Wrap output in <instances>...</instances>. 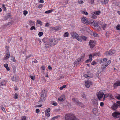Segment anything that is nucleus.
Instances as JSON below:
<instances>
[{
	"instance_id": "obj_1",
	"label": "nucleus",
	"mask_w": 120,
	"mask_h": 120,
	"mask_svg": "<svg viewBox=\"0 0 120 120\" xmlns=\"http://www.w3.org/2000/svg\"><path fill=\"white\" fill-rule=\"evenodd\" d=\"M65 119L66 120H75L76 117L73 114H68L65 115Z\"/></svg>"
},
{
	"instance_id": "obj_2",
	"label": "nucleus",
	"mask_w": 120,
	"mask_h": 120,
	"mask_svg": "<svg viewBox=\"0 0 120 120\" xmlns=\"http://www.w3.org/2000/svg\"><path fill=\"white\" fill-rule=\"evenodd\" d=\"M46 93L45 92H44L42 93L40 99L38 102V103H40L41 102H42L45 101L46 97Z\"/></svg>"
},
{
	"instance_id": "obj_3",
	"label": "nucleus",
	"mask_w": 120,
	"mask_h": 120,
	"mask_svg": "<svg viewBox=\"0 0 120 120\" xmlns=\"http://www.w3.org/2000/svg\"><path fill=\"white\" fill-rule=\"evenodd\" d=\"M104 91H105L104 90H102L100 91L97 94V96L99 100H101L102 99L104 95Z\"/></svg>"
},
{
	"instance_id": "obj_4",
	"label": "nucleus",
	"mask_w": 120,
	"mask_h": 120,
	"mask_svg": "<svg viewBox=\"0 0 120 120\" xmlns=\"http://www.w3.org/2000/svg\"><path fill=\"white\" fill-rule=\"evenodd\" d=\"M71 35L73 38H75L79 41H81L82 40L80 38H79L78 35L75 32H73L71 33Z\"/></svg>"
},
{
	"instance_id": "obj_5",
	"label": "nucleus",
	"mask_w": 120,
	"mask_h": 120,
	"mask_svg": "<svg viewBox=\"0 0 120 120\" xmlns=\"http://www.w3.org/2000/svg\"><path fill=\"white\" fill-rule=\"evenodd\" d=\"M49 42L52 46L56 45L57 42V41L56 39H52L50 40Z\"/></svg>"
},
{
	"instance_id": "obj_6",
	"label": "nucleus",
	"mask_w": 120,
	"mask_h": 120,
	"mask_svg": "<svg viewBox=\"0 0 120 120\" xmlns=\"http://www.w3.org/2000/svg\"><path fill=\"white\" fill-rule=\"evenodd\" d=\"M61 28V26H57L55 27H53L50 28V29L52 31L55 30V31H57L60 30Z\"/></svg>"
},
{
	"instance_id": "obj_7",
	"label": "nucleus",
	"mask_w": 120,
	"mask_h": 120,
	"mask_svg": "<svg viewBox=\"0 0 120 120\" xmlns=\"http://www.w3.org/2000/svg\"><path fill=\"white\" fill-rule=\"evenodd\" d=\"M113 116L115 117H120V112H115L112 114Z\"/></svg>"
},
{
	"instance_id": "obj_8",
	"label": "nucleus",
	"mask_w": 120,
	"mask_h": 120,
	"mask_svg": "<svg viewBox=\"0 0 120 120\" xmlns=\"http://www.w3.org/2000/svg\"><path fill=\"white\" fill-rule=\"evenodd\" d=\"M81 21L83 23L86 24H89L88 20L86 17H82L81 19Z\"/></svg>"
},
{
	"instance_id": "obj_9",
	"label": "nucleus",
	"mask_w": 120,
	"mask_h": 120,
	"mask_svg": "<svg viewBox=\"0 0 120 120\" xmlns=\"http://www.w3.org/2000/svg\"><path fill=\"white\" fill-rule=\"evenodd\" d=\"M95 44L94 41L92 40H90V41L89 44L90 48H93L95 46Z\"/></svg>"
},
{
	"instance_id": "obj_10",
	"label": "nucleus",
	"mask_w": 120,
	"mask_h": 120,
	"mask_svg": "<svg viewBox=\"0 0 120 120\" xmlns=\"http://www.w3.org/2000/svg\"><path fill=\"white\" fill-rule=\"evenodd\" d=\"M92 82L89 81H86L85 82V85L86 87L88 88L90 87V85H92Z\"/></svg>"
},
{
	"instance_id": "obj_11",
	"label": "nucleus",
	"mask_w": 120,
	"mask_h": 120,
	"mask_svg": "<svg viewBox=\"0 0 120 120\" xmlns=\"http://www.w3.org/2000/svg\"><path fill=\"white\" fill-rule=\"evenodd\" d=\"M115 52V51L114 50L110 51L105 53V54L106 55H111L114 54Z\"/></svg>"
},
{
	"instance_id": "obj_12",
	"label": "nucleus",
	"mask_w": 120,
	"mask_h": 120,
	"mask_svg": "<svg viewBox=\"0 0 120 120\" xmlns=\"http://www.w3.org/2000/svg\"><path fill=\"white\" fill-rule=\"evenodd\" d=\"M120 86V81L119 80L116 82L113 85L115 89H116L118 86Z\"/></svg>"
},
{
	"instance_id": "obj_13",
	"label": "nucleus",
	"mask_w": 120,
	"mask_h": 120,
	"mask_svg": "<svg viewBox=\"0 0 120 120\" xmlns=\"http://www.w3.org/2000/svg\"><path fill=\"white\" fill-rule=\"evenodd\" d=\"M65 99V96L64 95H62L59 98L58 100L60 101H63Z\"/></svg>"
},
{
	"instance_id": "obj_14",
	"label": "nucleus",
	"mask_w": 120,
	"mask_h": 120,
	"mask_svg": "<svg viewBox=\"0 0 120 120\" xmlns=\"http://www.w3.org/2000/svg\"><path fill=\"white\" fill-rule=\"evenodd\" d=\"M89 56V59L86 60L85 62L86 63H88L89 62H90L92 60V55L91 54H90Z\"/></svg>"
},
{
	"instance_id": "obj_15",
	"label": "nucleus",
	"mask_w": 120,
	"mask_h": 120,
	"mask_svg": "<svg viewBox=\"0 0 120 120\" xmlns=\"http://www.w3.org/2000/svg\"><path fill=\"white\" fill-rule=\"evenodd\" d=\"M80 60L79 59H76L75 62H74V64L75 65H78L80 62Z\"/></svg>"
},
{
	"instance_id": "obj_16",
	"label": "nucleus",
	"mask_w": 120,
	"mask_h": 120,
	"mask_svg": "<svg viewBox=\"0 0 120 120\" xmlns=\"http://www.w3.org/2000/svg\"><path fill=\"white\" fill-rule=\"evenodd\" d=\"M118 105L117 104L114 103L112 107V109L114 110H115L118 108Z\"/></svg>"
},
{
	"instance_id": "obj_17",
	"label": "nucleus",
	"mask_w": 120,
	"mask_h": 120,
	"mask_svg": "<svg viewBox=\"0 0 120 120\" xmlns=\"http://www.w3.org/2000/svg\"><path fill=\"white\" fill-rule=\"evenodd\" d=\"M11 79L12 81H14L16 82H18V79L16 77H14V76H12L11 77Z\"/></svg>"
},
{
	"instance_id": "obj_18",
	"label": "nucleus",
	"mask_w": 120,
	"mask_h": 120,
	"mask_svg": "<svg viewBox=\"0 0 120 120\" xmlns=\"http://www.w3.org/2000/svg\"><path fill=\"white\" fill-rule=\"evenodd\" d=\"M93 112L94 114L97 115L98 113V110L97 108H94L93 109Z\"/></svg>"
},
{
	"instance_id": "obj_19",
	"label": "nucleus",
	"mask_w": 120,
	"mask_h": 120,
	"mask_svg": "<svg viewBox=\"0 0 120 120\" xmlns=\"http://www.w3.org/2000/svg\"><path fill=\"white\" fill-rule=\"evenodd\" d=\"M107 59L106 58H104L102 59L100 61V63H104L106 62L107 61Z\"/></svg>"
},
{
	"instance_id": "obj_20",
	"label": "nucleus",
	"mask_w": 120,
	"mask_h": 120,
	"mask_svg": "<svg viewBox=\"0 0 120 120\" xmlns=\"http://www.w3.org/2000/svg\"><path fill=\"white\" fill-rule=\"evenodd\" d=\"M72 100L73 102L77 105L78 104L79 102L77 99L74 98L72 99Z\"/></svg>"
},
{
	"instance_id": "obj_21",
	"label": "nucleus",
	"mask_w": 120,
	"mask_h": 120,
	"mask_svg": "<svg viewBox=\"0 0 120 120\" xmlns=\"http://www.w3.org/2000/svg\"><path fill=\"white\" fill-rule=\"evenodd\" d=\"M4 67L8 71H9L10 70V69L8 67V65L7 64H4Z\"/></svg>"
},
{
	"instance_id": "obj_22",
	"label": "nucleus",
	"mask_w": 120,
	"mask_h": 120,
	"mask_svg": "<svg viewBox=\"0 0 120 120\" xmlns=\"http://www.w3.org/2000/svg\"><path fill=\"white\" fill-rule=\"evenodd\" d=\"M98 103L97 101L95 100L93 101V104L94 106H96L98 105Z\"/></svg>"
},
{
	"instance_id": "obj_23",
	"label": "nucleus",
	"mask_w": 120,
	"mask_h": 120,
	"mask_svg": "<svg viewBox=\"0 0 120 120\" xmlns=\"http://www.w3.org/2000/svg\"><path fill=\"white\" fill-rule=\"evenodd\" d=\"M109 94H104L103 97V101L104 100H105V98H107L108 96H109Z\"/></svg>"
},
{
	"instance_id": "obj_24",
	"label": "nucleus",
	"mask_w": 120,
	"mask_h": 120,
	"mask_svg": "<svg viewBox=\"0 0 120 120\" xmlns=\"http://www.w3.org/2000/svg\"><path fill=\"white\" fill-rule=\"evenodd\" d=\"M52 45L51 44L50 42L48 44H45V46L47 48H49V47H51L52 46Z\"/></svg>"
},
{
	"instance_id": "obj_25",
	"label": "nucleus",
	"mask_w": 120,
	"mask_h": 120,
	"mask_svg": "<svg viewBox=\"0 0 120 120\" xmlns=\"http://www.w3.org/2000/svg\"><path fill=\"white\" fill-rule=\"evenodd\" d=\"M100 13V11H95L94 12V14L97 15H99Z\"/></svg>"
},
{
	"instance_id": "obj_26",
	"label": "nucleus",
	"mask_w": 120,
	"mask_h": 120,
	"mask_svg": "<svg viewBox=\"0 0 120 120\" xmlns=\"http://www.w3.org/2000/svg\"><path fill=\"white\" fill-rule=\"evenodd\" d=\"M69 33L68 32H66L64 33V37H67L68 36Z\"/></svg>"
},
{
	"instance_id": "obj_27",
	"label": "nucleus",
	"mask_w": 120,
	"mask_h": 120,
	"mask_svg": "<svg viewBox=\"0 0 120 120\" xmlns=\"http://www.w3.org/2000/svg\"><path fill=\"white\" fill-rule=\"evenodd\" d=\"M85 56V54H83L81 57H80L79 58L80 60V61L81 60H82L83 59Z\"/></svg>"
},
{
	"instance_id": "obj_28",
	"label": "nucleus",
	"mask_w": 120,
	"mask_h": 120,
	"mask_svg": "<svg viewBox=\"0 0 120 120\" xmlns=\"http://www.w3.org/2000/svg\"><path fill=\"white\" fill-rule=\"evenodd\" d=\"M10 15V14L9 13H8L7 14L6 16H5V20L7 19L9 17Z\"/></svg>"
},
{
	"instance_id": "obj_29",
	"label": "nucleus",
	"mask_w": 120,
	"mask_h": 120,
	"mask_svg": "<svg viewBox=\"0 0 120 120\" xmlns=\"http://www.w3.org/2000/svg\"><path fill=\"white\" fill-rule=\"evenodd\" d=\"M107 66V65H106L105 64H104L102 65L101 67V68L102 69H105Z\"/></svg>"
},
{
	"instance_id": "obj_30",
	"label": "nucleus",
	"mask_w": 120,
	"mask_h": 120,
	"mask_svg": "<svg viewBox=\"0 0 120 120\" xmlns=\"http://www.w3.org/2000/svg\"><path fill=\"white\" fill-rule=\"evenodd\" d=\"M100 54L99 53H95L93 54V56H100Z\"/></svg>"
},
{
	"instance_id": "obj_31",
	"label": "nucleus",
	"mask_w": 120,
	"mask_h": 120,
	"mask_svg": "<svg viewBox=\"0 0 120 120\" xmlns=\"http://www.w3.org/2000/svg\"><path fill=\"white\" fill-rule=\"evenodd\" d=\"M115 97L117 99L120 100V94H118L117 95H116Z\"/></svg>"
},
{
	"instance_id": "obj_32",
	"label": "nucleus",
	"mask_w": 120,
	"mask_h": 120,
	"mask_svg": "<svg viewBox=\"0 0 120 120\" xmlns=\"http://www.w3.org/2000/svg\"><path fill=\"white\" fill-rule=\"evenodd\" d=\"M47 39L46 38H44L42 40V41L44 43H46L47 41Z\"/></svg>"
},
{
	"instance_id": "obj_33",
	"label": "nucleus",
	"mask_w": 120,
	"mask_h": 120,
	"mask_svg": "<svg viewBox=\"0 0 120 120\" xmlns=\"http://www.w3.org/2000/svg\"><path fill=\"white\" fill-rule=\"evenodd\" d=\"M106 26L107 25L106 24H104L102 25V27L103 28V30H104L106 27Z\"/></svg>"
},
{
	"instance_id": "obj_34",
	"label": "nucleus",
	"mask_w": 120,
	"mask_h": 120,
	"mask_svg": "<svg viewBox=\"0 0 120 120\" xmlns=\"http://www.w3.org/2000/svg\"><path fill=\"white\" fill-rule=\"evenodd\" d=\"M111 62V60H109L108 61L106 62L105 63V64L107 66L108 65H109L110 63Z\"/></svg>"
},
{
	"instance_id": "obj_35",
	"label": "nucleus",
	"mask_w": 120,
	"mask_h": 120,
	"mask_svg": "<svg viewBox=\"0 0 120 120\" xmlns=\"http://www.w3.org/2000/svg\"><path fill=\"white\" fill-rule=\"evenodd\" d=\"M83 75L84 77L86 78H90V76H89L88 75L85 74H83Z\"/></svg>"
},
{
	"instance_id": "obj_36",
	"label": "nucleus",
	"mask_w": 120,
	"mask_h": 120,
	"mask_svg": "<svg viewBox=\"0 0 120 120\" xmlns=\"http://www.w3.org/2000/svg\"><path fill=\"white\" fill-rule=\"evenodd\" d=\"M93 35L95 37H98V35L97 34V33H95V32H94L93 33Z\"/></svg>"
},
{
	"instance_id": "obj_37",
	"label": "nucleus",
	"mask_w": 120,
	"mask_h": 120,
	"mask_svg": "<svg viewBox=\"0 0 120 120\" xmlns=\"http://www.w3.org/2000/svg\"><path fill=\"white\" fill-rule=\"evenodd\" d=\"M52 10H48L46 11L45 12V13L47 14H48L49 13H51V12H52Z\"/></svg>"
},
{
	"instance_id": "obj_38",
	"label": "nucleus",
	"mask_w": 120,
	"mask_h": 120,
	"mask_svg": "<svg viewBox=\"0 0 120 120\" xmlns=\"http://www.w3.org/2000/svg\"><path fill=\"white\" fill-rule=\"evenodd\" d=\"M37 22L38 24L40 25V26H41L42 25V22L40 21L39 20H38Z\"/></svg>"
},
{
	"instance_id": "obj_39",
	"label": "nucleus",
	"mask_w": 120,
	"mask_h": 120,
	"mask_svg": "<svg viewBox=\"0 0 120 120\" xmlns=\"http://www.w3.org/2000/svg\"><path fill=\"white\" fill-rule=\"evenodd\" d=\"M18 94L17 93H15L14 95V98L15 99H17L18 98Z\"/></svg>"
},
{
	"instance_id": "obj_40",
	"label": "nucleus",
	"mask_w": 120,
	"mask_h": 120,
	"mask_svg": "<svg viewBox=\"0 0 120 120\" xmlns=\"http://www.w3.org/2000/svg\"><path fill=\"white\" fill-rule=\"evenodd\" d=\"M81 38L84 40H86L87 39V38L85 36H81Z\"/></svg>"
},
{
	"instance_id": "obj_41",
	"label": "nucleus",
	"mask_w": 120,
	"mask_h": 120,
	"mask_svg": "<svg viewBox=\"0 0 120 120\" xmlns=\"http://www.w3.org/2000/svg\"><path fill=\"white\" fill-rule=\"evenodd\" d=\"M2 8L4 10L6 11V8L5 6V5L4 4H2Z\"/></svg>"
},
{
	"instance_id": "obj_42",
	"label": "nucleus",
	"mask_w": 120,
	"mask_h": 120,
	"mask_svg": "<svg viewBox=\"0 0 120 120\" xmlns=\"http://www.w3.org/2000/svg\"><path fill=\"white\" fill-rule=\"evenodd\" d=\"M43 33L42 32H40L38 34V35L40 37L42 36L43 35Z\"/></svg>"
},
{
	"instance_id": "obj_43",
	"label": "nucleus",
	"mask_w": 120,
	"mask_h": 120,
	"mask_svg": "<svg viewBox=\"0 0 120 120\" xmlns=\"http://www.w3.org/2000/svg\"><path fill=\"white\" fill-rule=\"evenodd\" d=\"M78 3L79 4H82L83 3V2L82 0H79L78 1Z\"/></svg>"
},
{
	"instance_id": "obj_44",
	"label": "nucleus",
	"mask_w": 120,
	"mask_h": 120,
	"mask_svg": "<svg viewBox=\"0 0 120 120\" xmlns=\"http://www.w3.org/2000/svg\"><path fill=\"white\" fill-rule=\"evenodd\" d=\"M11 59V60L13 62H16V60H15V57H12V58Z\"/></svg>"
},
{
	"instance_id": "obj_45",
	"label": "nucleus",
	"mask_w": 120,
	"mask_h": 120,
	"mask_svg": "<svg viewBox=\"0 0 120 120\" xmlns=\"http://www.w3.org/2000/svg\"><path fill=\"white\" fill-rule=\"evenodd\" d=\"M77 105L82 107H83V105H82V103H81L80 102H79V103H78Z\"/></svg>"
},
{
	"instance_id": "obj_46",
	"label": "nucleus",
	"mask_w": 120,
	"mask_h": 120,
	"mask_svg": "<svg viewBox=\"0 0 120 120\" xmlns=\"http://www.w3.org/2000/svg\"><path fill=\"white\" fill-rule=\"evenodd\" d=\"M30 77L31 79L33 80H34L35 79V76H32L30 75Z\"/></svg>"
},
{
	"instance_id": "obj_47",
	"label": "nucleus",
	"mask_w": 120,
	"mask_h": 120,
	"mask_svg": "<svg viewBox=\"0 0 120 120\" xmlns=\"http://www.w3.org/2000/svg\"><path fill=\"white\" fill-rule=\"evenodd\" d=\"M116 28L117 30H120V25H118L116 26Z\"/></svg>"
},
{
	"instance_id": "obj_48",
	"label": "nucleus",
	"mask_w": 120,
	"mask_h": 120,
	"mask_svg": "<svg viewBox=\"0 0 120 120\" xmlns=\"http://www.w3.org/2000/svg\"><path fill=\"white\" fill-rule=\"evenodd\" d=\"M91 17L93 18L96 19L97 18V16L93 14L92 16Z\"/></svg>"
},
{
	"instance_id": "obj_49",
	"label": "nucleus",
	"mask_w": 120,
	"mask_h": 120,
	"mask_svg": "<svg viewBox=\"0 0 120 120\" xmlns=\"http://www.w3.org/2000/svg\"><path fill=\"white\" fill-rule=\"evenodd\" d=\"M45 113L46 115L48 117H49L50 116V114L49 112H45Z\"/></svg>"
},
{
	"instance_id": "obj_50",
	"label": "nucleus",
	"mask_w": 120,
	"mask_h": 120,
	"mask_svg": "<svg viewBox=\"0 0 120 120\" xmlns=\"http://www.w3.org/2000/svg\"><path fill=\"white\" fill-rule=\"evenodd\" d=\"M97 28L98 30L99 31H100L101 30V28L98 25V26L96 27Z\"/></svg>"
},
{
	"instance_id": "obj_51",
	"label": "nucleus",
	"mask_w": 120,
	"mask_h": 120,
	"mask_svg": "<svg viewBox=\"0 0 120 120\" xmlns=\"http://www.w3.org/2000/svg\"><path fill=\"white\" fill-rule=\"evenodd\" d=\"M30 29L31 30H32L33 29L35 30V26H32V27Z\"/></svg>"
},
{
	"instance_id": "obj_52",
	"label": "nucleus",
	"mask_w": 120,
	"mask_h": 120,
	"mask_svg": "<svg viewBox=\"0 0 120 120\" xmlns=\"http://www.w3.org/2000/svg\"><path fill=\"white\" fill-rule=\"evenodd\" d=\"M23 13L24 15L25 16H26V15L27 14L28 12L26 10H25L24 11Z\"/></svg>"
},
{
	"instance_id": "obj_53",
	"label": "nucleus",
	"mask_w": 120,
	"mask_h": 120,
	"mask_svg": "<svg viewBox=\"0 0 120 120\" xmlns=\"http://www.w3.org/2000/svg\"><path fill=\"white\" fill-rule=\"evenodd\" d=\"M50 108H48V109H47L45 112H50Z\"/></svg>"
},
{
	"instance_id": "obj_54",
	"label": "nucleus",
	"mask_w": 120,
	"mask_h": 120,
	"mask_svg": "<svg viewBox=\"0 0 120 120\" xmlns=\"http://www.w3.org/2000/svg\"><path fill=\"white\" fill-rule=\"evenodd\" d=\"M109 1V0H104L105 4H107L108 3Z\"/></svg>"
},
{
	"instance_id": "obj_55",
	"label": "nucleus",
	"mask_w": 120,
	"mask_h": 120,
	"mask_svg": "<svg viewBox=\"0 0 120 120\" xmlns=\"http://www.w3.org/2000/svg\"><path fill=\"white\" fill-rule=\"evenodd\" d=\"M109 96L110 97V98L112 99H113V96L111 94H109Z\"/></svg>"
},
{
	"instance_id": "obj_56",
	"label": "nucleus",
	"mask_w": 120,
	"mask_h": 120,
	"mask_svg": "<svg viewBox=\"0 0 120 120\" xmlns=\"http://www.w3.org/2000/svg\"><path fill=\"white\" fill-rule=\"evenodd\" d=\"M9 56H10L9 52H8V53L6 54V57L7 58H9Z\"/></svg>"
},
{
	"instance_id": "obj_57",
	"label": "nucleus",
	"mask_w": 120,
	"mask_h": 120,
	"mask_svg": "<svg viewBox=\"0 0 120 120\" xmlns=\"http://www.w3.org/2000/svg\"><path fill=\"white\" fill-rule=\"evenodd\" d=\"M82 13L84 14H85L86 15H88V13L86 12H85L84 11H83L82 12Z\"/></svg>"
},
{
	"instance_id": "obj_58",
	"label": "nucleus",
	"mask_w": 120,
	"mask_h": 120,
	"mask_svg": "<svg viewBox=\"0 0 120 120\" xmlns=\"http://www.w3.org/2000/svg\"><path fill=\"white\" fill-rule=\"evenodd\" d=\"M52 104L54 106H57V102L52 103Z\"/></svg>"
},
{
	"instance_id": "obj_59",
	"label": "nucleus",
	"mask_w": 120,
	"mask_h": 120,
	"mask_svg": "<svg viewBox=\"0 0 120 120\" xmlns=\"http://www.w3.org/2000/svg\"><path fill=\"white\" fill-rule=\"evenodd\" d=\"M26 119V117L25 116H23L22 117V120H25Z\"/></svg>"
},
{
	"instance_id": "obj_60",
	"label": "nucleus",
	"mask_w": 120,
	"mask_h": 120,
	"mask_svg": "<svg viewBox=\"0 0 120 120\" xmlns=\"http://www.w3.org/2000/svg\"><path fill=\"white\" fill-rule=\"evenodd\" d=\"M32 56V55H31L30 54L28 56H26V59H28V58H29L30 57Z\"/></svg>"
},
{
	"instance_id": "obj_61",
	"label": "nucleus",
	"mask_w": 120,
	"mask_h": 120,
	"mask_svg": "<svg viewBox=\"0 0 120 120\" xmlns=\"http://www.w3.org/2000/svg\"><path fill=\"white\" fill-rule=\"evenodd\" d=\"M116 103L117 104L118 106H120V101H117L116 102Z\"/></svg>"
},
{
	"instance_id": "obj_62",
	"label": "nucleus",
	"mask_w": 120,
	"mask_h": 120,
	"mask_svg": "<svg viewBox=\"0 0 120 120\" xmlns=\"http://www.w3.org/2000/svg\"><path fill=\"white\" fill-rule=\"evenodd\" d=\"M40 111V110L39 109H37L36 110V112L37 113L39 112Z\"/></svg>"
},
{
	"instance_id": "obj_63",
	"label": "nucleus",
	"mask_w": 120,
	"mask_h": 120,
	"mask_svg": "<svg viewBox=\"0 0 120 120\" xmlns=\"http://www.w3.org/2000/svg\"><path fill=\"white\" fill-rule=\"evenodd\" d=\"M96 64V62L93 61L91 63V64L93 65H94L95 64Z\"/></svg>"
},
{
	"instance_id": "obj_64",
	"label": "nucleus",
	"mask_w": 120,
	"mask_h": 120,
	"mask_svg": "<svg viewBox=\"0 0 120 120\" xmlns=\"http://www.w3.org/2000/svg\"><path fill=\"white\" fill-rule=\"evenodd\" d=\"M104 103L103 102H101L100 103V105L101 107H102L104 105Z\"/></svg>"
}]
</instances>
